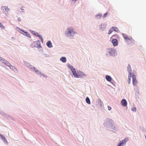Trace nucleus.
I'll return each mask as SVG.
<instances>
[{
	"label": "nucleus",
	"instance_id": "obj_1",
	"mask_svg": "<svg viewBox=\"0 0 146 146\" xmlns=\"http://www.w3.org/2000/svg\"><path fill=\"white\" fill-rule=\"evenodd\" d=\"M69 68L72 71L73 75L75 78H80L86 76L83 72L79 71H77L76 72V70L71 65L68 66Z\"/></svg>",
	"mask_w": 146,
	"mask_h": 146
},
{
	"label": "nucleus",
	"instance_id": "obj_2",
	"mask_svg": "<svg viewBox=\"0 0 146 146\" xmlns=\"http://www.w3.org/2000/svg\"><path fill=\"white\" fill-rule=\"evenodd\" d=\"M108 52L111 56H114L115 55V50L114 48L108 49Z\"/></svg>",
	"mask_w": 146,
	"mask_h": 146
},
{
	"label": "nucleus",
	"instance_id": "obj_3",
	"mask_svg": "<svg viewBox=\"0 0 146 146\" xmlns=\"http://www.w3.org/2000/svg\"><path fill=\"white\" fill-rule=\"evenodd\" d=\"M128 139L127 138H125L124 139L120 141L117 146H123V145L126 143Z\"/></svg>",
	"mask_w": 146,
	"mask_h": 146
},
{
	"label": "nucleus",
	"instance_id": "obj_4",
	"mask_svg": "<svg viewBox=\"0 0 146 146\" xmlns=\"http://www.w3.org/2000/svg\"><path fill=\"white\" fill-rule=\"evenodd\" d=\"M32 33L35 36H38L41 40V41L42 42H43V40L42 36L40 35H39L38 33H36L35 32L33 31Z\"/></svg>",
	"mask_w": 146,
	"mask_h": 146
},
{
	"label": "nucleus",
	"instance_id": "obj_5",
	"mask_svg": "<svg viewBox=\"0 0 146 146\" xmlns=\"http://www.w3.org/2000/svg\"><path fill=\"white\" fill-rule=\"evenodd\" d=\"M132 79H133V84L134 86H136L137 85V81L136 79V76L135 75H133L132 76Z\"/></svg>",
	"mask_w": 146,
	"mask_h": 146
},
{
	"label": "nucleus",
	"instance_id": "obj_6",
	"mask_svg": "<svg viewBox=\"0 0 146 146\" xmlns=\"http://www.w3.org/2000/svg\"><path fill=\"white\" fill-rule=\"evenodd\" d=\"M68 30L70 34L76 33L74 31L72 27H69L68 28Z\"/></svg>",
	"mask_w": 146,
	"mask_h": 146
},
{
	"label": "nucleus",
	"instance_id": "obj_7",
	"mask_svg": "<svg viewBox=\"0 0 146 146\" xmlns=\"http://www.w3.org/2000/svg\"><path fill=\"white\" fill-rule=\"evenodd\" d=\"M123 37L126 40H132L133 39V38L131 37H128L127 35L125 34H123Z\"/></svg>",
	"mask_w": 146,
	"mask_h": 146
},
{
	"label": "nucleus",
	"instance_id": "obj_8",
	"mask_svg": "<svg viewBox=\"0 0 146 146\" xmlns=\"http://www.w3.org/2000/svg\"><path fill=\"white\" fill-rule=\"evenodd\" d=\"M112 43L114 46H117L118 45V41L116 39H113L112 41Z\"/></svg>",
	"mask_w": 146,
	"mask_h": 146
},
{
	"label": "nucleus",
	"instance_id": "obj_9",
	"mask_svg": "<svg viewBox=\"0 0 146 146\" xmlns=\"http://www.w3.org/2000/svg\"><path fill=\"white\" fill-rule=\"evenodd\" d=\"M121 104L123 107L126 106L127 105V102L125 99H123L121 100Z\"/></svg>",
	"mask_w": 146,
	"mask_h": 146
},
{
	"label": "nucleus",
	"instance_id": "obj_10",
	"mask_svg": "<svg viewBox=\"0 0 146 146\" xmlns=\"http://www.w3.org/2000/svg\"><path fill=\"white\" fill-rule=\"evenodd\" d=\"M1 8L2 10L4 12L5 11L8 12L9 10V8L6 6H2Z\"/></svg>",
	"mask_w": 146,
	"mask_h": 146
},
{
	"label": "nucleus",
	"instance_id": "obj_11",
	"mask_svg": "<svg viewBox=\"0 0 146 146\" xmlns=\"http://www.w3.org/2000/svg\"><path fill=\"white\" fill-rule=\"evenodd\" d=\"M131 73L130 72H129V74H128V82L129 84L131 82L130 78L131 77Z\"/></svg>",
	"mask_w": 146,
	"mask_h": 146
},
{
	"label": "nucleus",
	"instance_id": "obj_12",
	"mask_svg": "<svg viewBox=\"0 0 146 146\" xmlns=\"http://www.w3.org/2000/svg\"><path fill=\"white\" fill-rule=\"evenodd\" d=\"M46 44L47 46L50 48H51L52 46V44L50 41L47 42L46 43Z\"/></svg>",
	"mask_w": 146,
	"mask_h": 146
},
{
	"label": "nucleus",
	"instance_id": "obj_13",
	"mask_svg": "<svg viewBox=\"0 0 146 146\" xmlns=\"http://www.w3.org/2000/svg\"><path fill=\"white\" fill-rule=\"evenodd\" d=\"M23 34L24 35L27 36L29 38L31 37V36L27 32H24V31H23Z\"/></svg>",
	"mask_w": 146,
	"mask_h": 146
},
{
	"label": "nucleus",
	"instance_id": "obj_14",
	"mask_svg": "<svg viewBox=\"0 0 146 146\" xmlns=\"http://www.w3.org/2000/svg\"><path fill=\"white\" fill-rule=\"evenodd\" d=\"M106 80L108 82H110L112 78L109 76L106 75Z\"/></svg>",
	"mask_w": 146,
	"mask_h": 146
},
{
	"label": "nucleus",
	"instance_id": "obj_15",
	"mask_svg": "<svg viewBox=\"0 0 146 146\" xmlns=\"http://www.w3.org/2000/svg\"><path fill=\"white\" fill-rule=\"evenodd\" d=\"M0 61H2V63H4V64H6V63H7V61L3 59V58H1L0 56Z\"/></svg>",
	"mask_w": 146,
	"mask_h": 146
},
{
	"label": "nucleus",
	"instance_id": "obj_16",
	"mask_svg": "<svg viewBox=\"0 0 146 146\" xmlns=\"http://www.w3.org/2000/svg\"><path fill=\"white\" fill-rule=\"evenodd\" d=\"M60 60L62 62L64 63L66 61V58L65 57H62L60 59Z\"/></svg>",
	"mask_w": 146,
	"mask_h": 146
},
{
	"label": "nucleus",
	"instance_id": "obj_17",
	"mask_svg": "<svg viewBox=\"0 0 146 146\" xmlns=\"http://www.w3.org/2000/svg\"><path fill=\"white\" fill-rule=\"evenodd\" d=\"M86 102H87V103L88 104H90V100L89 98L88 97H87L86 98Z\"/></svg>",
	"mask_w": 146,
	"mask_h": 146
},
{
	"label": "nucleus",
	"instance_id": "obj_18",
	"mask_svg": "<svg viewBox=\"0 0 146 146\" xmlns=\"http://www.w3.org/2000/svg\"><path fill=\"white\" fill-rule=\"evenodd\" d=\"M112 29H113V31H115L116 32H118V29L116 27H112Z\"/></svg>",
	"mask_w": 146,
	"mask_h": 146
},
{
	"label": "nucleus",
	"instance_id": "obj_19",
	"mask_svg": "<svg viewBox=\"0 0 146 146\" xmlns=\"http://www.w3.org/2000/svg\"><path fill=\"white\" fill-rule=\"evenodd\" d=\"M127 68V70H128L129 73V72H131V66L129 65H128Z\"/></svg>",
	"mask_w": 146,
	"mask_h": 146
},
{
	"label": "nucleus",
	"instance_id": "obj_20",
	"mask_svg": "<svg viewBox=\"0 0 146 146\" xmlns=\"http://www.w3.org/2000/svg\"><path fill=\"white\" fill-rule=\"evenodd\" d=\"M96 16L98 19H100L102 17V15L101 14H99L97 15Z\"/></svg>",
	"mask_w": 146,
	"mask_h": 146
},
{
	"label": "nucleus",
	"instance_id": "obj_21",
	"mask_svg": "<svg viewBox=\"0 0 146 146\" xmlns=\"http://www.w3.org/2000/svg\"><path fill=\"white\" fill-rule=\"evenodd\" d=\"M113 31V29H112V28H111L109 31L108 33V34H110Z\"/></svg>",
	"mask_w": 146,
	"mask_h": 146
},
{
	"label": "nucleus",
	"instance_id": "obj_22",
	"mask_svg": "<svg viewBox=\"0 0 146 146\" xmlns=\"http://www.w3.org/2000/svg\"><path fill=\"white\" fill-rule=\"evenodd\" d=\"M0 27L2 29H4L5 28V27L3 26V25L0 23Z\"/></svg>",
	"mask_w": 146,
	"mask_h": 146
},
{
	"label": "nucleus",
	"instance_id": "obj_23",
	"mask_svg": "<svg viewBox=\"0 0 146 146\" xmlns=\"http://www.w3.org/2000/svg\"><path fill=\"white\" fill-rule=\"evenodd\" d=\"M9 66L11 69L13 70L15 69V67L12 66L11 64H10Z\"/></svg>",
	"mask_w": 146,
	"mask_h": 146
},
{
	"label": "nucleus",
	"instance_id": "obj_24",
	"mask_svg": "<svg viewBox=\"0 0 146 146\" xmlns=\"http://www.w3.org/2000/svg\"><path fill=\"white\" fill-rule=\"evenodd\" d=\"M39 73L41 74V75L44 77L45 78H46L47 77V76H46L45 75H44V74H41V73L40 72Z\"/></svg>",
	"mask_w": 146,
	"mask_h": 146
},
{
	"label": "nucleus",
	"instance_id": "obj_25",
	"mask_svg": "<svg viewBox=\"0 0 146 146\" xmlns=\"http://www.w3.org/2000/svg\"><path fill=\"white\" fill-rule=\"evenodd\" d=\"M39 73L41 74V75L44 77L45 78H46L47 77V76H46L45 75H44V74H41V73L40 72Z\"/></svg>",
	"mask_w": 146,
	"mask_h": 146
},
{
	"label": "nucleus",
	"instance_id": "obj_26",
	"mask_svg": "<svg viewBox=\"0 0 146 146\" xmlns=\"http://www.w3.org/2000/svg\"><path fill=\"white\" fill-rule=\"evenodd\" d=\"M39 73L41 74V75L44 77L45 78H46L47 77V76H46L45 75H44V74H41V73L40 72Z\"/></svg>",
	"mask_w": 146,
	"mask_h": 146
},
{
	"label": "nucleus",
	"instance_id": "obj_27",
	"mask_svg": "<svg viewBox=\"0 0 146 146\" xmlns=\"http://www.w3.org/2000/svg\"><path fill=\"white\" fill-rule=\"evenodd\" d=\"M107 14H108V13H106L104 15L103 17H104V18L106 17Z\"/></svg>",
	"mask_w": 146,
	"mask_h": 146
},
{
	"label": "nucleus",
	"instance_id": "obj_28",
	"mask_svg": "<svg viewBox=\"0 0 146 146\" xmlns=\"http://www.w3.org/2000/svg\"><path fill=\"white\" fill-rule=\"evenodd\" d=\"M136 110V108H132V110L134 111H135Z\"/></svg>",
	"mask_w": 146,
	"mask_h": 146
},
{
	"label": "nucleus",
	"instance_id": "obj_29",
	"mask_svg": "<svg viewBox=\"0 0 146 146\" xmlns=\"http://www.w3.org/2000/svg\"><path fill=\"white\" fill-rule=\"evenodd\" d=\"M108 110H111V108L109 106H108Z\"/></svg>",
	"mask_w": 146,
	"mask_h": 146
},
{
	"label": "nucleus",
	"instance_id": "obj_30",
	"mask_svg": "<svg viewBox=\"0 0 146 146\" xmlns=\"http://www.w3.org/2000/svg\"><path fill=\"white\" fill-rule=\"evenodd\" d=\"M1 137L3 139H4V140H5V138L3 135H1Z\"/></svg>",
	"mask_w": 146,
	"mask_h": 146
},
{
	"label": "nucleus",
	"instance_id": "obj_31",
	"mask_svg": "<svg viewBox=\"0 0 146 146\" xmlns=\"http://www.w3.org/2000/svg\"><path fill=\"white\" fill-rule=\"evenodd\" d=\"M18 20L19 21H21V19L20 18H18Z\"/></svg>",
	"mask_w": 146,
	"mask_h": 146
},
{
	"label": "nucleus",
	"instance_id": "obj_32",
	"mask_svg": "<svg viewBox=\"0 0 146 146\" xmlns=\"http://www.w3.org/2000/svg\"><path fill=\"white\" fill-rule=\"evenodd\" d=\"M21 10H22L23 11H23L24 10V9H23V7H22L21 8Z\"/></svg>",
	"mask_w": 146,
	"mask_h": 146
},
{
	"label": "nucleus",
	"instance_id": "obj_33",
	"mask_svg": "<svg viewBox=\"0 0 146 146\" xmlns=\"http://www.w3.org/2000/svg\"><path fill=\"white\" fill-rule=\"evenodd\" d=\"M108 121H112V119H108Z\"/></svg>",
	"mask_w": 146,
	"mask_h": 146
},
{
	"label": "nucleus",
	"instance_id": "obj_34",
	"mask_svg": "<svg viewBox=\"0 0 146 146\" xmlns=\"http://www.w3.org/2000/svg\"><path fill=\"white\" fill-rule=\"evenodd\" d=\"M72 1H74L75 2L77 0H72Z\"/></svg>",
	"mask_w": 146,
	"mask_h": 146
},
{
	"label": "nucleus",
	"instance_id": "obj_35",
	"mask_svg": "<svg viewBox=\"0 0 146 146\" xmlns=\"http://www.w3.org/2000/svg\"><path fill=\"white\" fill-rule=\"evenodd\" d=\"M66 35H67V36H68V33H66Z\"/></svg>",
	"mask_w": 146,
	"mask_h": 146
}]
</instances>
